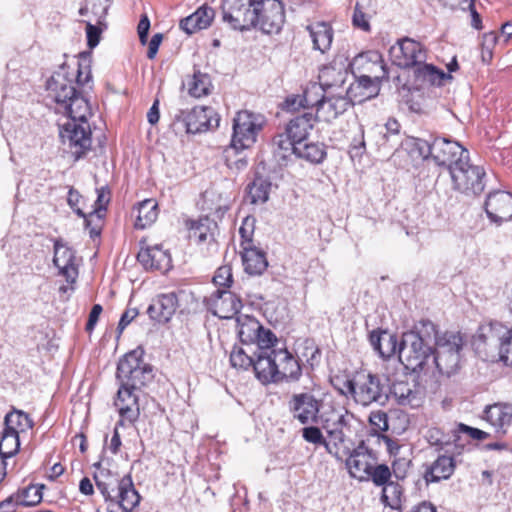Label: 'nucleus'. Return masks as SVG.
<instances>
[{
    "label": "nucleus",
    "instance_id": "nucleus-1",
    "mask_svg": "<svg viewBox=\"0 0 512 512\" xmlns=\"http://www.w3.org/2000/svg\"><path fill=\"white\" fill-rule=\"evenodd\" d=\"M91 53L82 52L76 61V70H71L68 63H63L46 82L47 98L56 104L57 113L77 112V117L91 115L88 101L76 89L87 86L92 81Z\"/></svg>",
    "mask_w": 512,
    "mask_h": 512
},
{
    "label": "nucleus",
    "instance_id": "nucleus-2",
    "mask_svg": "<svg viewBox=\"0 0 512 512\" xmlns=\"http://www.w3.org/2000/svg\"><path fill=\"white\" fill-rule=\"evenodd\" d=\"M472 345L482 360L512 366V326L496 320L482 323Z\"/></svg>",
    "mask_w": 512,
    "mask_h": 512
},
{
    "label": "nucleus",
    "instance_id": "nucleus-3",
    "mask_svg": "<svg viewBox=\"0 0 512 512\" xmlns=\"http://www.w3.org/2000/svg\"><path fill=\"white\" fill-rule=\"evenodd\" d=\"M432 334H435V325L430 321L422 322L416 331L403 334L398 358L406 370L421 372L432 362Z\"/></svg>",
    "mask_w": 512,
    "mask_h": 512
},
{
    "label": "nucleus",
    "instance_id": "nucleus-4",
    "mask_svg": "<svg viewBox=\"0 0 512 512\" xmlns=\"http://www.w3.org/2000/svg\"><path fill=\"white\" fill-rule=\"evenodd\" d=\"M341 394L349 395L356 404L363 407L372 404L383 406L388 401L389 388L379 375L360 371L344 382Z\"/></svg>",
    "mask_w": 512,
    "mask_h": 512
},
{
    "label": "nucleus",
    "instance_id": "nucleus-5",
    "mask_svg": "<svg viewBox=\"0 0 512 512\" xmlns=\"http://www.w3.org/2000/svg\"><path fill=\"white\" fill-rule=\"evenodd\" d=\"M433 341L435 348L432 350V363L441 374L450 376L459 368L463 338L460 333L447 331L439 334L435 329Z\"/></svg>",
    "mask_w": 512,
    "mask_h": 512
},
{
    "label": "nucleus",
    "instance_id": "nucleus-6",
    "mask_svg": "<svg viewBox=\"0 0 512 512\" xmlns=\"http://www.w3.org/2000/svg\"><path fill=\"white\" fill-rule=\"evenodd\" d=\"M67 121L60 126L59 135L64 146L75 156L81 158L91 148V128L88 116L78 118L77 112L65 113Z\"/></svg>",
    "mask_w": 512,
    "mask_h": 512
},
{
    "label": "nucleus",
    "instance_id": "nucleus-7",
    "mask_svg": "<svg viewBox=\"0 0 512 512\" xmlns=\"http://www.w3.org/2000/svg\"><path fill=\"white\" fill-rule=\"evenodd\" d=\"M117 379L120 384L140 390L153 380L152 368L145 364L137 350L127 353L118 363Z\"/></svg>",
    "mask_w": 512,
    "mask_h": 512
},
{
    "label": "nucleus",
    "instance_id": "nucleus-8",
    "mask_svg": "<svg viewBox=\"0 0 512 512\" xmlns=\"http://www.w3.org/2000/svg\"><path fill=\"white\" fill-rule=\"evenodd\" d=\"M220 118L212 107L196 106L190 110H179L173 120L177 131L196 134L218 127Z\"/></svg>",
    "mask_w": 512,
    "mask_h": 512
},
{
    "label": "nucleus",
    "instance_id": "nucleus-9",
    "mask_svg": "<svg viewBox=\"0 0 512 512\" xmlns=\"http://www.w3.org/2000/svg\"><path fill=\"white\" fill-rule=\"evenodd\" d=\"M264 119L247 110L239 111L233 120V134L230 149L235 153L251 147L263 127Z\"/></svg>",
    "mask_w": 512,
    "mask_h": 512
},
{
    "label": "nucleus",
    "instance_id": "nucleus-10",
    "mask_svg": "<svg viewBox=\"0 0 512 512\" xmlns=\"http://www.w3.org/2000/svg\"><path fill=\"white\" fill-rule=\"evenodd\" d=\"M454 190L466 195H478L485 188L483 167L473 165L469 157L452 166L449 172Z\"/></svg>",
    "mask_w": 512,
    "mask_h": 512
},
{
    "label": "nucleus",
    "instance_id": "nucleus-11",
    "mask_svg": "<svg viewBox=\"0 0 512 512\" xmlns=\"http://www.w3.org/2000/svg\"><path fill=\"white\" fill-rule=\"evenodd\" d=\"M255 27L266 34H277L285 23V9L280 0H257L254 4Z\"/></svg>",
    "mask_w": 512,
    "mask_h": 512
},
{
    "label": "nucleus",
    "instance_id": "nucleus-12",
    "mask_svg": "<svg viewBox=\"0 0 512 512\" xmlns=\"http://www.w3.org/2000/svg\"><path fill=\"white\" fill-rule=\"evenodd\" d=\"M257 0H225L222 5L223 21L235 30L255 27L254 4Z\"/></svg>",
    "mask_w": 512,
    "mask_h": 512
},
{
    "label": "nucleus",
    "instance_id": "nucleus-13",
    "mask_svg": "<svg viewBox=\"0 0 512 512\" xmlns=\"http://www.w3.org/2000/svg\"><path fill=\"white\" fill-rule=\"evenodd\" d=\"M355 78H367L381 82L388 78L382 55L375 50L358 54L350 63Z\"/></svg>",
    "mask_w": 512,
    "mask_h": 512
},
{
    "label": "nucleus",
    "instance_id": "nucleus-14",
    "mask_svg": "<svg viewBox=\"0 0 512 512\" xmlns=\"http://www.w3.org/2000/svg\"><path fill=\"white\" fill-rule=\"evenodd\" d=\"M322 404V400L310 392L294 393L288 401V410L302 425L318 424Z\"/></svg>",
    "mask_w": 512,
    "mask_h": 512
},
{
    "label": "nucleus",
    "instance_id": "nucleus-15",
    "mask_svg": "<svg viewBox=\"0 0 512 512\" xmlns=\"http://www.w3.org/2000/svg\"><path fill=\"white\" fill-rule=\"evenodd\" d=\"M431 160L439 167L451 171L452 166L468 158L469 152L459 142L446 137H435L432 140Z\"/></svg>",
    "mask_w": 512,
    "mask_h": 512
},
{
    "label": "nucleus",
    "instance_id": "nucleus-16",
    "mask_svg": "<svg viewBox=\"0 0 512 512\" xmlns=\"http://www.w3.org/2000/svg\"><path fill=\"white\" fill-rule=\"evenodd\" d=\"M389 53L393 63L401 68L417 67L426 59V52L421 43L411 38L398 40L390 48Z\"/></svg>",
    "mask_w": 512,
    "mask_h": 512
},
{
    "label": "nucleus",
    "instance_id": "nucleus-17",
    "mask_svg": "<svg viewBox=\"0 0 512 512\" xmlns=\"http://www.w3.org/2000/svg\"><path fill=\"white\" fill-rule=\"evenodd\" d=\"M485 211L488 218L497 225L510 221L512 219V194L505 191L490 193L485 201Z\"/></svg>",
    "mask_w": 512,
    "mask_h": 512
},
{
    "label": "nucleus",
    "instance_id": "nucleus-18",
    "mask_svg": "<svg viewBox=\"0 0 512 512\" xmlns=\"http://www.w3.org/2000/svg\"><path fill=\"white\" fill-rule=\"evenodd\" d=\"M135 389L120 384L114 400V406L117 408L120 420L118 424L124 425V421L135 422L140 415L138 396Z\"/></svg>",
    "mask_w": 512,
    "mask_h": 512
},
{
    "label": "nucleus",
    "instance_id": "nucleus-19",
    "mask_svg": "<svg viewBox=\"0 0 512 512\" xmlns=\"http://www.w3.org/2000/svg\"><path fill=\"white\" fill-rule=\"evenodd\" d=\"M212 313L221 319H231L242 308V301L229 290L215 291L209 298Z\"/></svg>",
    "mask_w": 512,
    "mask_h": 512
},
{
    "label": "nucleus",
    "instance_id": "nucleus-20",
    "mask_svg": "<svg viewBox=\"0 0 512 512\" xmlns=\"http://www.w3.org/2000/svg\"><path fill=\"white\" fill-rule=\"evenodd\" d=\"M53 263L58 268L59 274L65 277L68 283H75L78 276V269L75 265V252L59 239L54 242Z\"/></svg>",
    "mask_w": 512,
    "mask_h": 512
},
{
    "label": "nucleus",
    "instance_id": "nucleus-21",
    "mask_svg": "<svg viewBox=\"0 0 512 512\" xmlns=\"http://www.w3.org/2000/svg\"><path fill=\"white\" fill-rule=\"evenodd\" d=\"M375 460L374 453L362 441L349 454L346 459V467L352 477L364 479Z\"/></svg>",
    "mask_w": 512,
    "mask_h": 512
},
{
    "label": "nucleus",
    "instance_id": "nucleus-22",
    "mask_svg": "<svg viewBox=\"0 0 512 512\" xmlns=\"http://www.w3.org/2000/svg\"><path fill=\"white\" fill-rule=\"evenodd\" d=\"M137 259L145 269L167 272L172 267L171 255L161 245L141 249L138 252Z\"/></svg>",
    "mask_w": 512,
    "mask_h": 512
},
{
    "label": "nucleus",
    "instance_id": "nucleus-23",
    "mask_svg": "<svg viewBox=\"0 0 512 512\" xmlns=\"http://www.w3.org/2000/svg\"><path fill=\"white\" fill-rule=\"evenodd\" d=\"M351 105L348 97L342 92L336 95H326L324 101L320 103L315 117L320 121L332 122L346 112Z\"/></svg>",
    "mask_w": 512,
    "mask_h": 512
},
{
    "label": "nucleus",
    "instance_id": "nucleus-24",
    "mask_svg": "<svg viewBox=\"0 0 512 512\" xmlns=\"http://www.w3.org/2000/svg\"><path fill=\"white\" fill-rule=\"evenodd\" d=\"M178 306L175 293L158 295L147 308L149 317L158 323L168 322L174 315Z\"/></svg>",
    "mask_w": 512,
    "mask_h": 512
},
{
    "label": "nucleus",
    "instance_id": "nucleus-25",
    "mask_svg": "<svg viewBox=\"0 0 512 512\" xmlns=\"http://www.w3.org/2000/svg\"><path fill=\"white\" fill-rule=\"evenodd\" d=\"M217 234V223L208 217L199 219V221L193 224L190 229V238L198 245L206 244L209 252L217 250Z\"/></svg>",
    "mask_w": 512,
    "mask_h": 512
},
{
    "label": "nucleus",
    "instance_id": "nucleus-26",
    "mask_svg": "<svg viewBox=\"0 0 512 512\" xmlns=\"http://www.w3.org/2000/svg\"><path fill=\"white\" fill-rule=\"evenodd\" d=\"M355 79L354 83H351L347 89L343 90L352 105L356 103L360 104L366 100L376 97L379 94L381 82L367 78Z\"/></svg>",
    "mask_w": 512,
    "mask_h": 512
},
{
    "label": "nucleus",
    "instance_id": "nucleus-27",
    "mask_svg": "<svg viewBox=\"0 0 512 512\" xmlns=\"http://www.w3.org/2000/svg\"><path fill=\"white\" fill-rule=\"evenodd\" d=\"M253 362V371L261 383H276L277 369L274 367L272 350L266 349L254 352Z\"/></svg>",
    "mask_w": 512,
    "mask_h": 512
},
{
    "label": "nucleus",
    "instance_id": "nucleus-28",
    "mask_svg": "<svg viewBox=\"0 0 512 512\" xmlns=\"http://www.w3.org/2000/svg\"><path fill=\"white\" fill-rule=\"evenodd\" d=\"M456 468L453 456L439 455L425 470L424 479L427 484L438 483L449 479Z\"/></svg>",
    "mask_w": 512,
    "mask_h": 512
},
{
    "label": "nucleus",
    "instance_id": "nucleus-29",
    "mask_svg": "<svg viewBox=\"0 0 512 512\" xmlns=\"http://www.w3.org/2000/svg\"><path fill=\"white\" fill-rule=\"evenodd\" d=\"M315 121L316 117L311 112L298 115L288 122L285 134L297 145H300L307 139Z\"/></svg>",
    "mask_w": 512,
    "mask_h": 512
},
{
    "label": "nucleus",
    "instance_id": "nucleus-30",
    "mask_svg": "<svg viewBox=\"0 0 512 512\" xmlns=\"http://www.w3.org/2000/svg\"><path fill=\"white\" fill-rule=\"evenodd\" d=\"M140 495L134 487L130 475H125L121 478V484L114 496L113 505H118L125 512H132L135 507L139 505Z\"/></svg>",
    "mask_w": 512,
    "mask_h": 512
},
{
    "label": "nucleus",
    "instance_id": "nucleus-31",
    "mask_svg": "<svg viewBox=\"0 0 512 512\" xmlns=\"http://www.w3.org/2000/svg\"><path fill=\"white\" fill-rule=\"evenodd\" d=\"M95 467L97 470L94 473V480L97 489L106 501L113 502L114 496L120 487L121 479H119L118 476L113 474L110 470L102 468L100 463L95 464Z\"/></svg>",
    "mask_w": 512,
    "mask_h": 512
},
{
    "label": "nucleus",
    "instance_id": "nucleus-32",
    "mask_svg": "<svg viewBox=\"0 0 512 512\" xmlns=\"http://www.w3.org/2000/svg\"><path fill=\"white\" fill-rule=\"evenodd\" d=\"M400 146L415 164L431 159L432 142L418 137L406 136L401 140Z\"/></svg>",
    "mask_w": 512,
    "mask_h": 512
},
{
    "label": "nucleus",
    "instance_id": "nucleus-33",
    "mask_svg": "<svg viewBox=\"0 0 512 512\" xmlns=\"http://www.w3.org/2000/svg\"><path fill=\"white\" fill-rule=\"evenodd\" d=\"M215 12L212 8L201 6L193 14L180 21V28L191 35L199 30L206 29L214 19Z\"/></svg>",
    "mask_w": 512,
    "mask_h": 512
},
{
    "label": "nucleus",
    "instance_id": "nucleus-34",
    "mask_svg": "<svg viewBox=\"0 0 512 512\" xmlns=\"http://www.w3.org/2000/svg\"><path fill=\"white\" fill-rule=\"evenodd\" d=\"M416 80L422 85H431L436 87L443 86L446 82L452 81L453 77L449 73L438 69L432 64H419L415 70Z\"/></svg>",
    "mask_w": 512,
    "mask_h": 512
},
{
    "label": "nucleus",
    "instance_id": "nucleus-35",
    "mask_svg": "<svg viewBox=\"0 0 512 512\" xmlns=\"http://www.w3.org/2000/svg\"><path fill=\"white\" fill-rule=\"evenodd\" d=\"M241 257L244 270L250 275H261L268 266L265 253L254 246H243Z\"/></svg>",
    "mask_w": 512,
    "mask_h": 512
},
{
    "label": "nucleus",
    "instance_id": "nucleus-36",
    "mask_svg": "<svg viewBox=\"0 0 512 512\" xmlns=\"http://www.w3.org/2000/svg\"><path fill=\"white\" fill-rule=\"evenodd\" d=\"M389 392H391L397 403L401 406L416 408L421 405V393L414 389L408 382H394Z\"/></svg>",
    "mask_w": 512,
    "mask_h": 512
},
{
    "label": "nucleus",
    "instance_id": "nucleus-37",
    "mask_svg": "<svg viewBox=\"0 0 512 512\" xmlns=\"http://www.w3.org/2000/svg\"><path fill=\"white\" fill-rule=\"evenodd\" d=\"M307 30L310 33L314 50L325 53L330 49L334 35L330 24L326 22H316L307 26Z\"/></svg>",
    "mask_w": 512,
    "mask_h": 512
},
{
    "label": "nucleus",
    "instance_id": "nucleus-38",
    "mask_svg": "<svg viewBox=\"0 0 512 512\" xmlns=\"http://www.w3.org/2000/svg\"><path fill=\"white\" fill-rule=\"evenodd\" d=\"M348 72L342 66L327 65L320 69L318 80L319 83L326 89L342 88L345 83Z\"/></svg>",
    "mask_w": 512,
    "mask_h": 512
},
{
    "label": "nucleus",
    "instance_id": "nucleus-39",
    "mask_svg": "<svg viewBox=\"0 0 512 512\" xmlns=\"http://www.w3.org/2000/svg\"><path fill=\"white\" fill-rule=\"evenodd\" d=\"M486 420L498 431L512 423V406L494 404L485 410Z\"/></svg>",
    "mask_w": 512,
    "mask_h": 512
},
{
    "label": "nucleus",
    "instance_id": "nucleus-40",
    "mask_svg": "<svg viewBox=\"0 0 512 512\" xmlns=\"http://www.w3.org/2000/svg\"><path fill=\"white\" fill-rule=\"evenodd\" d=\"M270 189V180L256 174L253 181L247 185V198L252 204H263L269 199Z\"/></svg>",
    "mask_w": 512,
    "mask_h": 512
},
{
    "label": "nucleus",
    "instance_id": "nucleus-41",
    "mask_svg": "<svg viewBox=\"0 0 512 512\" xmlns=\"http://www.w3.org/2000/svg\"><path fill=\"white\" fill-rule=\"evenodd\" d=\"M238 336L243 344H254L261 331L260 322L251 316L240 315L237 317Z\"/></svg>",
    "mask_w": 512,
    "mask_h": 512
},
{
    "label": "nucleus",
    "instance_id": "nucleus-42",
    "mask_svg": "<svg viewBox=\"0 0 512 512\" xmlns=\"http://www.w3.org/2000/svg\"><path fill=\"white\" fill-rule=\"evenodd\" d=\"M273 156L279 164H286L293 154L296 155L298 145L285 133L278 134L272 141Z\"/></svg>",
    "mask_w": 512,
    "mask_h": 512
},
{
    "label": "nucleus",
    "instance_id": "nucleus-43",
    "mask_svg": "<svg viewBox=\"0 0 512 512\" xmlns=\"http://www.w3.org/2000/svg\"><path fill=\"white\" fill-rule=\"evenodd\" d=\"M137 229H145L152 225L158 217V204L154 199H146L135 208Z\"/></svg>",
    "mask_w": 512,
    "mask_h": 512
},
{
    "label": "nucleus",
    "instance_id": "nucleus-44",
    "mask_svg": "<svg viewBox=\"0 0 512 512\" xmlns=\"http://www.w3.org/2000/svg\"><path fill=\"white\" fill-rule=\"evenodd\" d=\"M188 93L194 98H200L210 94L212 88L210 77L201 73L200 71L195 72L186 82Z\"/></svg>",
    "mask_w": 512,
    "mask_h": 512
},
{
    "label": "nucleus",
    "instance_id": "nucleus-45",
    "mask_svg": "<svg viewBox=\"0 0 512 512\" xmlns=\"http://www.w3.org/2000/svg\"><path fill=\"white\" fill-rule=\"evenodd\" d=\"M5 429L10 432H26L33 427V421L30 416L20 410H15L5 416Z\"/></svg>",
    "mask_w": 512,
    "mask_h": 512
},
{
    "label": "nucleus",
    "instance_id": "nucleus-46",
    "mask_svg": "<svg viewBox=\"0 0 512 512\" xmlns=\"http://www.w3.org/2000/svg\"><path fill=\"white\" fill-rule=\"evenodd\" d=\"M296 156L303 158L311 163H321L326 157L324 144L320 143H302L296 148Z\"/></svg>",
    "mask_w": 512,
    "mask_h": 512
},
{
    "label": "nucleus",
    "instance_id": "nucleus-47",
    "mask_svg": "<svg viewBox=\"0 0 512 512\" xmlns=\"http://www.w3.org/2000/svg\"><path fill=\"white\" fill-rule=\"evenodd\" d=\"M344 416L349 417V412L342 408H335L333 406H321L319 412V420L318 424H321L322 427L326 430L327 434L329 430L335 426V423L340 421Z\"/></svg>",
    "mask_w": 512,
    "mask_h": 512
},
{
    "label": "nucleus",
    "instance_id": "nucleus-48",
    "mask_svg": "<svg viewBox=\"0 0 512 512\" xmlns=\"http://www.w3.org/2000/svg\"><path fill=\"white\" fill-rule=\"evenodd\" d=\"M327 90L318 82L310 83L301 94L305 108L316 107V112L322 101H324Z\"/></svg>",
    "mask_w": 512,
    "mask_h": 512
},
{
    "label": "nucleus",
    "instance_id": "nucleus-49",
    "mask_svg": "<svg viewBox=\"0 0 512 512\" xmlns=\"http://www.w3.org/2000/svg\"><path fill=\"white\" fill-rule=\"evenodd\" d=\"M43 484H31L15 493L19 505L34 506L41 502Z\"/></svg>",
    "mask_w": 512,
    "mask_h": 512
},
{
    "label": "nucleus",
    "instance_id": "nucleus-50",
    "mask_svg": "<svg viewBox=\"0 0 512 512\" xmlns=\"http://www.w3.org/2000/svg\"><path fill=\"white\" fill-rule=\"evenodd\" d=\"M355 421L354 415L349 412V417L344 416L335 426L329 430L328 436L334 441V445L343 443L352 433V423Z\"/></svg>",
    "mask_w": 512,
    "mask_h": 512
},
{
    "label": "nucleus",
    "instance_id": "nucleus-51",
    "mask_svg": "<svg viewBox=\"0 0 512 512\" xmlns=\"http://www.w3.org/2000/svg\"><path fill=\"white\" fill-rule=\"evenodd\" d=\"M403 489L397 482L390 481L383 486L382 502L392 509H400L402 504Z\"/></svg>",
    "mask_w": 512,
    "mask_h": 512
},
{
    "label": "nucleus",
    "instance_id": "nucleus-52",
    "mask_svg": "<svg viewBox=\"0 0 512 512\" xmlns=\"http://www.w3.org/2000/svg\"><path fill=\"white\" fill-rule=\"evenodd\" d=\"M302 375V369L298 360L292 355H289V359L286 360L285 364L277 370L276 382L283 380L297 381Z\"/></svg>",
    "mask_w": 512,
    "mask_h": 512
},
{
    "label": "nucleus",
    "instance_id": "nucleus-53",
    "mask_svg": "<svg viewBox=\"0 0 512 512\" xmlns=\"http://www.w3.org/2000/svg\"><path fill=\"white\" fill-rule=\"evenodd\" d=\"M383 135L381 143H388V148H394L400 145L401 140V124L395 118H389L384 125H381Z\"/></svg>",
    "mask_w": 512,
    "mask_h": 512
},
{
    "label": "nucleus",
    "instance_id": "nucleus-54",
    "mask_svg": "<svg viewBox=\"0 0 512 512\" xmlns=\"http://www.w3.org/2000/svg\"><path fill=\"white\" fill-rule=\"evenodd\" d=\"M19 448V435L4 428L0 439V456L10 458L19 451Z\"/></svg>",
    "mask_w": 512,
    "mask_h": 512
},
{
    "label": "nucleus",
    "instance_id": "nucleus-55",
    "mask_svg": "<svg viewBox=\"0 0 512 512\" xmlns=\"http://www.w3.org/2000/svg\"><path fill=\"white\" fill-rule=\"evenodd\" d=\"M110 190L108 187H101L97 189V199L95 201V209L91 213L88 214L86 218L87 226H90L91 222L94 218H97L100 221L107 209V205L110 202Z\"/></svg>",
    "mask_w": 512,
    "mask_h": 512
},
{
    "label": "nucleus",
    "instance_id": "nucleus-56",
    "mask_svg": "<svg viewBox=\"0 0 512 512\" xmlns=\"http://www.w3.org/2000/svg\"><path fill=\"white\" fill-rule=\"evenodd\" d=\"M254 356L248 354V352L242 347H235L230 354L231 365L235 368L248 370L252 367Z\"/></svg>",
    "mask_w": 512,
    "mask_h": 512
},
{
    "label": "nucleus",
    "instance_id": "nucleus-57",
    "mask_svg": "<svg viewBox=\"0 0 512 512\" xmlns=\"http://www.w3.org/2000/svg\"><path fill=\"white\" fill-rule=\"evenodd\" d=\"M392 472L390 468L385 464L374 465L372 464L371 469H369V473H367L366 477H370L372 482L376 486H384L388 482H390Z\"/></svg>",
    "mask_w": 512,
    "mask_h": 512
},
{
    "label": "nucleus",
    "instance_id": "nucleus-58",
    "mask_svg": "<svg viewBox=\"0 0 512 512\" xmlns=\"http://www.w3.org/2000/svg\"><path fill=\"white\" fill-rule=\"evenodd\" d=\"M302 437L309 443L324 446L330 454L333 453L330 444L324 438L321 430L313 424L302 429Z\"/></svg>",
    "mask_w": 512,
    "mask_h": 512
},
{
    "label": "nucleus",
    "instance_id": "nucleus-59",
    "mask_svg": "<svg viewBox=\"0 0 512 512\" xmlns=\"http://www.w3.org/2000/svg\"><path fill=\"white\" fill-rule=\"evenodd\" d=\"M461 434H466L470 438L475 439V440H484L488 437V433H486L480 429L473 428V427H470V426L460 423L453 430V442L455 443V445H459V442L461 441Z\"/></svg>",
    "mask_w": 512,
    "mask_h": 512
},
{
    "label": "nucleus",
    "instance_id": "nucleus-60",
    "mask_svg": "<svg viewBox=\"0 0 512 512\" xmlns=\"http://www.w3.org/2000/svg\"><path fill=\"white\" fill-rule=\"evenodd\" d=\"M277 342V338L275 334L269 330L264 329L263 326H261V331L259 332V337L255 339V344H257V351L260 350H272L275 349L274 345Z\"/></svg>",
    "mask_w": 512,
    "mask_h": 512
},
{
    "label": "nucleus",
    "instance_id": "nucleus-61",
    "mask_svg": "<svg viewBox=\"0 0 512 512\" xmlns=\"http://www.w3.org/2000/svg\"><path fill=\"white\" fill-rule=\"evenodd\" d=\"M302 357L305 358L311 368H314L320 363L321 351L312 341H305Z\"/></svg>",
    "mask_w": 512,
    "mask_h": 512
},
{
    "label": "nucleus",
    "instance_id": "nucleus-62",
    "mask_svg": "<svg viewBox=\"0 0 512 512\" xmlns=\"http://www.w3.org/2000/svg\"><path fill=\"white\" fill-rule=\"evenodd\" d=\"M232 281V268L229 265L219 267L213 277L214 284L219 287L229 288Z\"/></svg>",
    "mask_w": 512,
    "mask_h": 512
},
{
    "label": "nucleus",
    "instance_id": "nucleus-63",
    "mask_svg": "<svg viewBox=\"0 0 512 512\" xmlns=\"http://www.w3.org/2000/svg\"><path fill=\"white\" fill-rule=\"evenodd\" d=\"M385 340L377 351L380 357L388 359L393 356L397 351V339L394 335L384 334Z\"/></svg>",
    "mask_w": 512,
    "mask_h": 512
},
{
    "label": "nucleus",
    "instance_id": "nucleus-64",
    "mask_svg": "<svg viewBox=\"0 0 512 512\" xmlns=\"http://www.w3.org/2000/svg\"><path fill=\"white\" fill-rule=\"evenodd\" d=\"M352 23L355 27L360 28L363 31L370 30L369 17L364 12L363 7L359 2H357L355 5Z\"/></svg>",
    "mask_w": 512,
    "mask_h": 512
}]
</instances>
